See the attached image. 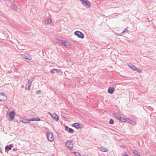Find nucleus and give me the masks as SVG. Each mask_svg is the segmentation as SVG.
I'll return each mask as SVG.
<instances>
[{"label":"nucleus","instance_id":"10","mask_svg":"<svg viewBox=\"0 0 156 156\" xmlns=\"http://www.w3.org/2000/svg\"><path fill=\"white\" fill-rule=\"evenodd\" d=\"M32 118L29 119H23L22 120H21V122H23V123H30L31 121H32Z\"/></svg>","mask_w":156,"mask_h":156},{"label":"nucleus","instance_id":"17","mask_svg":"<svg viewBox=\"0 0 156 156\" xmlns=\"http://www.w3.org/2000/svg\"><path fill=\"white\" fill-rule=\"evenodd\" d=\"M128 65V66H129V67L132 70H133L134 71L135 70V69H136V67L135 66H134L132 64H129Z\"/></svg>","mask_w":156,"mask_h":156},{"label":"nucleus","instance_id":"23","mask_svg":"<svg viewBox=\"0 0 156 156\" xmlns=\"http://www.w3.org/2000/svg\"><path fill=\"white\" fill-rule=\"evenodd\" d=\"M126 122L130 123H132V122H134V121L128 118L126 119Z\"/></svg>","mask_w":156,"mask_h":156},{"label":"nucleus","instance_id":"38","mask_svg":"<svg viewBox=\"0 0 156 156\" xmlns=\"http://www.w3.org/2000/svg\"><path fill=\"white\" fill-rule=\"evenodd\" d=\"M0 152H1L2 153V151L1 150H0Z\"/></svg>","mask_w":156,"mask_h":156},{"label":"nucleus","instance_id":"31","mask_svg":"<svg viewBox=\"0 0 156 156\" xmlns=\"http://www.w3.org/2000/svg\"><path fill=\"white\" fill-rule=\"evenodd\" d=\"M69 128L68 126H66L65 128V130L68 131Z\"/></svg>","mask_w":156,"mask_h":156},{"label":"nucleus","instance_id":"37","mask_svg":"<svg viewBox=\"0 0 156 156\" xmlns=\"http://www.w3.org/2000/svg\"><path fill=\"white\" fill-rule=\"evenodd\" d=\"M26 90H28V87L27 88V86L26 87Z\"/></svg>","mask_w":156,"mask_h":156},{"label":"nucleus","instance_id":"2","mask_svg":"<svg viewBox=\"0 0 156 156\" xmlns=\"http://www.w3.org/2000/svg\"><path fill=\"white\" fill-rule=\"evenodd\" d=\"M46 137L49 141L51 142L53 140L54 138L53 137V133L49 130H48L47 132Z\"/></svg>","mask_w":156,"mask_h":156},{"label":"nucleus","instance_id":"19","mask_svg":"<svg viewBox=\"0 0 156 156\" xmlns=\"http://www.w3.org/2000/svg\"><path fill=\"white\" fill-rule=\"evenodd\" d=\"M120 119H119V120L121 122H126V119L120 116Z\"/></svg>","mask_w":156,"mask_h":156},{"label":"nucleus","instance_id":"15","mask_svg":"<svg viewBox=\"0 0 156 156\" xmlns=\"http://www.w3.org/2000/svg\"><path fill=\"white\" fill-rule=\"evenodd\" d=\"M55 72H56L57 73H60V70L57 69H53L51 70V73H54Z\"/></svg>","mask_w":156,"mask_h":156},{"label":"nucleus","instance_id":"30","mask_svg":"<svg viewBox=\"0 0 156 156\" xmlns=\"http://www.w3.org/2000/svg\"><path fill=\"white\" fill-rule=\"evenodd\" d=\"M56 133V134H57L58 136L59 137H61V134L60 133H58L56 132H55Z\"/></svg>","mask_w":156,"mask_h":156},{"label":"nucleus","instance_id":"24","mask_svg":"<svg viewBox=\"0 0 156 156\" xmlns=\"http://www.w3.org/2000/svg\"><path fill=\"white\" fill-rule=\"evenodd\" d=\"M68 132L69 133H73L74 132V131L72 129L69 128Z\"/></svg>","mask_w":156,"mask_h":156},{"label":"nucleus","instance_id":"11","mask_svg":"<svg viewBox=\"0 0 156 156\" xmlns=\"http://www.w3.org/2000/svg\"><path fill=\"white\" fill-rule=\"evenodd\" d=\"M13 146L12 144H10L9 145H6L5 147V149L6 151L10 150L13 147Z\"/></svg>","mask_w":156,"mask_h":156},{"label":"nucleus","instance_id":"34","mask_svg":"<svg viewBox=\"0 0 156 156\" xmlns=\"http://www.w3.org/2000/svg\"><path fill=\"white\" fill-rule=\"evenodd\" d=\"M0 101H5V99H0Z\"/></svg>","mask_w":156,"mask_h":156},{"label":"nucleus","instance_id":"5","mask_svg":"<svg viewBox=\"0 0 156 156\" xmlns=\"http://www.w3.org/2000/svg\"><path fill=\"white\" fill-rule=\"evenodd\" d=\"M16 113L15 112L12 110L10 112L8 115L9 116V118L8 119L9 120H12L14 118L15 116L16 115Z\"/></svg>","mask_w":156,"mask_h":156},{"label":"nucleus","instance_id":"16","mask_svg":"<svg viewBox=\"0 0 156 156\" xmlns=\"http://www.w3.org/2000/svg\"><path fill=\"white\" fill-rule=\"evenodd\" d=\"M51 20L50 19H48L45 20L44 22L46 24H49L51 23Z\"/></svg>","mask_w":156,"mask_h":156},{"label":"nucleus","instance_id":"21","mask_svg":"<svg viewBox=\"0 0 156 156\" xmlns=\"http://www.w3.org/2000/svg\"><path fill=\"white\" fill-rule=\"evenodd\" d=\"M133 154H135L139 156H141L140 154H139L140 153V152H138V151H137V150H134L133 151Z\"/></svg>","mask_w":156,"mask_h":156},{"label":"nucleus","instance_id":"28","mask_svg":"<svg viewBox=\"0 0 156 156\" xmlns=\"http://www.w3.org/2000/svg\"><path fill=\"white\" fill-rule=\"evenodd\" d=\"M109 123L111 124H113L114 123V121L112 119H110L109 121Z\"/></svg>","mask_w":156,"mask_h":156},{"label":"nucleus","instance_id":"22","mask_svg":"<svg viewBox=\"0 0 156 156\" xmlns=\"http://www.w3.org/2000/svg\"><path fill=\"white\" fill-rule=\"evenodd\" d=\"M28 90H30V87L31 86L32 83V82L30 80H28Z\"/></svg>","mask_w":156,"mask_h":156},{"label":"nucleus","instance_id":"39","mask_svg":"<svg viewBox=\"0 0 156 156\" xmlns=\"http://www.w3.org/2000/svg\"><path fill=\"white\" fill-rule=\"evenodd\" d=\"M67 156H69V155H67Z\"/></svg>","mask_w":156,"mask_h":156},{"label":"nucleus","instance_id":"8","mask_svg":"<svg viewBox=\"0 0 156 156\" xmlns=\"http://www.w3.org/2000/svg\"><path fill=\"white\" fill-rule=\"evenodd\" d=\"M48 114H50V116L54 120L56 121H58L59 120L58 116L56 114H51L50 112H48Z\"/></svg>","mask_w":156,"mask_h":156},{"label":"nucleus","instance_id":"9","mask_svg":"<svg viewBox=\"0 0 156 156\" xmlns=\"http://www.w3.org/2000/svg\"><path fill=\"white\" fill-rule=\"evenodd\" d=\"M115 91V89L113 87H109L108 90V93L112 94Z\"/></svg>","mask_w":156,"mask_h":156},{"label":"nucleus","instance_id":"35","mask_svg":"<svg viewBox=\"0 0 156 156\" xmlns=\"http://www.w3.org/2000/svg\"><path fill=\"white\" fill-rule=\"evenodd\" d=\"M121 147L122 148H124L125 147V145H122L121 146Z\"/></svg>","mask_w":156,"mask_h":156},{"label":"nucleus","instance_id":"25","mask_svg":"<svg viewBox=\"0 0 156 156\" xmlns=\"http://www.w3.org/2000/svg\"><path fill=\"white\" fill-rule=\"evenodd\" d=\"M128 27H126V28H125L124 30L122 32V33L120 34H123L125 32H128Z\"/></svg>","mask_w":156,"mask_h":156},{"label":"nucleus","instance_id":"4","mask_svg":"<svg viewBox=\"0 0 156 156\" xmlns=\"http://www.w3.org/2000/svg\"><path fill=\"white\" fill-rule=\"evenodd\" d=\"M74 34L76 36L79 38L83 39L84 37V35L83 34L82 32L79 31H76L74 32Z\"/></svg>","mask_w":156,"mask_h":156},{"label":"nucleus","instance_id":"36","mask_svg":"<svg viewBox=\"0 0 156 156\" xmlns=\"http://www.w3.org/2000/svg\"><path fill=\"white\" fill-rule=\"evenodd\" d=\"M17 150V149L15 148H14L12 149V151H16Z\"/></svg>","mask_w":156,"mask_h":156},{"label":"nucleus","instance_id":"13","mask_svg":"<svg viewBox=\"0 0 156 156\" xmlns=\"http://www.w3.org/2000/svg\"><path fill=\"white\" fill-rule=\"evenodd\" d=\"M99 149L100 151L104 152H108V150L106 148L103 147H99Z\"/></svg>","mask_w":156,"mask_h":156},{"label":"nucleus","instance_id":"6","mask_svg":"<svg viewBox=\"0 0 156 156\" xmlns=\"http://www.w3.org/2000/svg\"><path fill=\"white\" fill-rule=\"evenodd\" d=\"M58 41V43L59 44V42H61V44H63L64 46L66 47H69L70 46V43L66 41L62 40H59L58 39H57Z\"/></svg>","mask_w":156,"mask_h":156},{"label":"nucleus","instance_id":"7","mask_svg":"<svg viewBox=\"0 0 156 156\" xmlns=\"http://www.w3.org/2000/svg\"><path fill=\"white\" fill-rule=\"evenodd\" d=\"M22 57L23 58L28 59L30 60L32 59L31 55L27 53H25L22 54Z\"/></svg>","mask_w":156,"mask_h":156},{"label":"nucleus","instance_id":"3","mask_svg":"<svg viewBox=\"0 0 156 156\" xmlns=\"http://www.w3.org/2000/svg\"><path fill=\"white\" fill-rule=\"evenodd\" d=\"M73 143L72 140H68L66 144V146L68 149L71 150L73 147Z\"/></svg>","mask_w":156,"mask_h":156},{"label":"nucleus","instance_id":"33","mask_svg":"<svg viewBox=\"0 0 156 156\" xmlns=\"http://www.w3.org/2000/svg\"><path fill=\"white\" fill-rule=\"evenodd\" d=\"M41 90H39L36 92V94H41Z\"/></svg>","mask_w":156,"mask_h":156},{"label":"nucleus","instance_id":"14","mask_svg":"<svg viewBox=\"0 0 156 156\" xmlns=\"http://www.w3.org/2000/svg\"><path fill=\"white\" fill-rule=\"evenodd\" d=\"M11 8L14 11H16L18 8L15 4L14 3H11Z\"/></svg>","mask_w":156,"mask_h":156},{"label":"nucleus","instance_id":"27","mask_svg":"<svg viewBox=\"0 0 156 156\" xmlns=\"http://www.w3.org/2000/svg\"><path fill=\"white\" fill-rule=\"evenodd\" d=\"M134 71H136L139 73H141L142 71L141 69H139L136 67V69H135Z\"/></svg>","mask_w":156,"mask_h":156},{"label":"nucleus","instance_id":"32","mask_svg":"<svg viewBox=\"0 0 156 156\" xmlns=\"http://www.w3.org/2000/svg\"><path fill=\"white\" fill-rule=\"evenodd\" d=\"M123 156H129L126 152L123 153L122 154Z\"/></svg>","mask_w":156,"mask_h":156},{"label":"nucleus","instance_id":"26","mask_svg":"<svg viewBox=\"0 0 156 156\" xmlns=\"http://www.w3.org/2000/svg\"><path fill=\"white\" fill-rule=\"evenodd\" d=\"M0 95H2V96H3V97H4L5 98L4 99H5V101H6V100H7V96H6V95H5L4 93H1L0 94Z\"/></svg>","mask_w":156,"mask_h":156},{"label":"nucleus","instance_id":"1","mask_svg":"<svg viewBox=\"0 0 156 156\" xmlns=\"http://www.w3.org/2000/svg\"><path fill=\"white\" fill-rule=\"evenodd\" d=\"M83 6L87 8H90L91 5L88 0H80Z\"/></svg>","mask_w":156,"mask_h":156},{"label":"nucleus","instance_id":"12","mask_svg":"<svg viewBox=\"0 0 156 156\" xmlns=\"http://www.w3.org/2000/svg\"><path fill=\"white\" fill-rule=\"evenodd\" d=\"M72 126L77 129H81V127L80 126V124L78 123H76L72 125Z\"/></svg>","mask_w":156,"mask_h":156},{"label":"nucleus","instance_id":"29","mask_svg":"<svg viewBox=\"0 0 156 156\" xmlns=\"http://www.w3.org/2000/svg\"><path fill=\"white\" fill-rule=\"evenodd\" d=\"M74 153L76 156H81L80 154L78 152H74Z\"/></svg>","mask_w":156,"mask_h":156},{"label":"nucleus","instance_id":"18","mask_svg":"<svg viewBox=\"0 0 156 156\" xmlns=\"http://www.w3.org/2000/svg\"><path fill=\"white\" fill-rule=\"evenodd\" d=\"M113 115L118 119L119 120V119H120V116L119 114L116 113H113Z\"/></svg>","mask_w":156,"mask_h":156},{"label":"nucleus","instance_id":"20","mask_svg":"<svg viewBox=\"0 0 156 156\" xmlns=\"http://www.w3.org/2000/svg\"><path fill=\"white\" fill-rule=\"evenodd\" d=\"M32 121H40L41 120V119L38 118H32Z\"/></svg>","mask_w":156,"mask_h":156}]
</instances>
